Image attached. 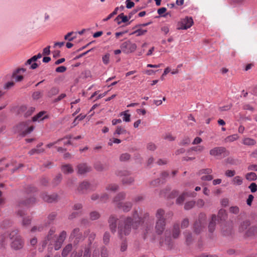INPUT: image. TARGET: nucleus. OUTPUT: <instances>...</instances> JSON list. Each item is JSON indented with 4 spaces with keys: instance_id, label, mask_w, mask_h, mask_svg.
<instances>
[{
    "instance_id": "11",
    "label": "nucleus",
    "mask_w": 257,
    "mask_h": 257,
    "mask_svg": "<svg viewBox=\"0 0 257 257\" xmlns=\"http://www.w3.org/2000/svg\"><path fill=\"white\" fill-rule=\"evenodd\" d=\"M85 236L83 235L82 232L80 231L79 228H74L71 232L70 238H75L74 243L75 244L78 243L80 240H83Z\"/></svg>"
},
{
    "instance_id": "58",
    "label": "nucleus",
    "mask_w": 257,
    "mask_h": 257,
    "mask_svg": "<svg viewBox=\"0 0 257 257\" xmlns=\"http://www.w3.org/2000/svg\"><path fill=\"white\" fill-rule=\"evenodd\" d=\"M109 198V195L106 193H103L101 194V195L100 196V201L101 202H106Z\"/></svg>"
},
{
    "instance_id": "16",
    "label": "nucleus",
    "mask_w": 257,
    "mask_h": 257,
    "mask_svg": "<svg viewBox=\"0 0 257 257\" xmlns=\"http://www.w3.org/2000/svg\"><path fill=\"white\" fill-rule=\"evenodd\" d=\"M77 172L79 174H84L91 171V167L86 163H80L77 166Z\"/></svg>"
},
{
    "instance_id": "21",
    "label": "nucleus",
    "mask_w": 257,
    "mask_h": 257,
    "mask_svg": "<svg viewBox=\"0 0 257 257\" xmlns=\"http://www.w3.org/2000/svg\"><path fill=\"white\" fill-rule=\"evenodd\" d=\"M45 113H46V112L44 111L40 112L32 117V120L33 121H40L48 118L47 115H44Z\"/></svg>"
},
{
    "instance_id": "57",
    "label": "nucleus",
    "mask_w": 257,
    "mask_h": 257,
    "mask_svg": "<svg viewBox=\"0 0 257 257\" xmlns=\"http://www.w3.org/2000/svg\"><path fill=\"white\" fill-rule=\"evenodd\" d=\"M59 92L58 88L56 87H53L51 89L50 91L49 92V96H52L53 95L57 94Z\"/></svg>"
},
{
    "instance_id": "59",
    "label": "nucleus",
    "mask_w": 257,
    "mask_h": 257,
    "mask_svg": "<svg viewBox=\"0 0 257 257\" xmlns=\"http://www.w3.org/2000/svg\"><path fill=\"white\" fill-rule=\"evenodd\" d=\"M62 179V175L61 174H58L56 177L54 179L53 183L56 185L58 184Z\"/></svg>"
},
{
    "instance_id": "26",
    "label": "nucleus",
    "mask_w": 257,
    "mask_h": 257,
    "mask_svg": "<svg viewBox=\"0 0 257 257\" xmlns=\"http://www.w3.org/2000/svg\"><path fill=\"white\" fill-rule=\"evenodd\" d=\"M62 171L64 174H71L73 172L74 170L71 165L66 164L62 166Z\"/></svg>"
},
{
    "instance_id": "32",
    "label": "nucleus",
    "mask_w": 257,
    "mask_h": 257,
    "mask_svg": "<svg viewBox=\"0 0 257 257\" xmlns=\"http://www.w3.org/2000/svg\"><path fill=\"white\" fill-rule=\"evenodd\" d=\"M121 181L123 184L131 185L134 182V179L131 176H126L122 179Z\"/></svg>"
},
{
    "instance_id": "33",
    "label": "nucleus",
    "mask_w": 257,
    "mask_h": 257,
    "mask_svg": "<svg viewBox=\"0 0 257 257\" xmlns=\"http://www.w3.org/2000/svg\"><path fill=\"white\" fill-rule=\"evenodd\" d=\"M94 168L98 171H102L105 168V166L99 161L95 162L94 164Z\"/></svg>"
},
{
    "instance_id": "37",
    "label": "nucleus",
    "mask_w": 257,
    "mask_h": 257,
    "mask_svg": "<svg viewBox=\"0 0 257 257\" xmlns=\"http://www.w3.org/2000/svg\"><path fill=\"white\" fill-rule=\"evenodd\" d=\"M128 110H126L123 112H121L120 113V116H123V120L126 122H129L131 120L130 117L131 115L127 113Z\"/></svg>"
},
{
    "instance_id": "45",
    "label": "nucleus",
    "mask_w": 257,
    "mask_h": 257,
    "mask_svg": "<svg viewBox=\"0 0 257 257\" xmlns=\"http://www.w3.org/2000/svg\"><path fill=\"white\" fill-rule=\"evenodd\" d=\"M57 214L55 212H52L48 216L47 223L50 224L51 222L55 219Z\"/></svg>"
},
{
    "instance_id": "9",
    "label": "nucleus",
    "mask_w": 257,
    "mask_h": 257,
    "mask_svg": "<svg viewBox=\"0 0 257 257\" xmlns=\"http://www.w3.org/2000/svg\"><path fill=\"white\" fill-rule=\"evenodd\" d=\"M85 233H89V234L88 236V243L82 245L84 249L83 257H91V245L96 237V234L93 232H90L89 230L86 231Z\"/></svg>"
},
{
    "instance_id": "50",
    "label": "nucleus",
    "mask_w": 257,
    "mask_h": 257,
    "mask_svg": "<svg viewBox=\"0 0 257 257\" xmlns=\"http://www.w3.org/2000/svg\"><path fill=\"white\" fill-rule=\"evenodd\" d=\"M121 143L120 140L117 138H111L110 139L108 143V145L110 146H112L113 143L119 144Z\"/></svg>"
},
{
    "instance_id": "4",
    "label": "nucleus",
    "mask_w": 257,
    "mask_h": 257,
    "mask_svg": "<svg viewBox=\"0 0 257 257\" xmlns=\"http://www.w3.org/2000/svg\"><path fill=\"white\" fill-rule=\"evenodd\" d=\"M250 225L249 220H246L241 222L238 226V232L243 233L244 238L252 237L257 234V227L252 226L248 227Z\"/></svg>"
},
{
    "instance_id": "25",
    "label": "nucleus",
    "mask_w": 257,
    "mask_h": 257,
    "mask_svg": "<svg viewBox=\"0 0 257 257\" xmlns=\"http://www.w3.org/2000/svg\"><path fill=\"white\" fill-rule=\"evenodd\" d=\"M72 249V245L71 243L67 244L63 249L62 251V256L67 257L69 253L71 251Z\"/></svg>"
},
{
    "instance_id": "27",
    "label": "nucleus",
    "mask_w": 257,
    "mask_h": 257,
    "mask_svg": "<svg viewBox=\"0 0 257 257\" xmlns=\"http://www.w3.org/2000/svg\"><path fill=\"white\" fill-rule=\"evenodd\" d=\"M183 234L185 238L186 243L187 244H190L193 240L192 233L189 230H186L184 232Z\"/></svg>"
},
{
    "instance_id": "61",
    "label": "nucleus",
    "mask_w": 257,
    "mask_h": 257,
    "mask_svg": "<svg viewBox=\"0 0 257 257\" xmlns=\"http://www.w3.org/2000/svg\"><path fill=\"white\" fill-rule=\"evenodd\" d=\"M18 73H15L13 74V78L16 80L17 81H21L23 79V76L21 75H18Z\"/></svg>"
},
{
    "instance_id": "56",
    "label": "nucleus",
    "mask_w": 257,
    "mask_h": 257,
    "mask_svg": "<svg viewBox=\"0 0 257 257\" xmlns=\"http://www.w3.org/2000/svg\"><path fill=\"white\" fill-rule=\"evenodd\" d=\"M189 224V221L188 218L184 219L181 222V228H187Z\"/></svg>"
},
{
    "instance_id": "23",
    "label": "nucleus",
    "mask_w": 257,
    "mask_h": 257,
    "mask_svg": "<svg viewBox=\"0 0 257 257\" xmlns=\"http://www.w3.org/2000/svg\"><path fill=\"white\" fill-rule=\"evenodd\" d=\"M242 143L245 146H252L256 144V142L255 140L248 137L243 138Z\"/></svg>"
},
{
    "instance_id": "40",
    "label": "nucleus",
    "mask_w": 257,
    "mask_h": 257,
    "mask_svg": "<svg viewBox=\"0 0 257 257\" xmlns=\"http://www.w3.org/2000/svg\"><path fill=\"white\" fill-rule=\"evenodd\" d=\"M246 179L248 180L253 181L257 179V176L255 173L250 172L246 174Z\"/></svg>"
},
{
    "instance_id": "20",
    "label": "nucleus",
    "mask_w": 257,
    "mask_h": 257,
    "mask_svg": "<svg viewBox=\"0 0 257 257\" xmlns=\"http://www.w3.org/2000/svg\"><path fill=\"white\" fill-rule=\"evenodd\" d=\"M126 194L124 192H120L118 193L113 198V202L116 207L118 203H122L120 201L123 200L125 198Z\"/></svg>"
},
{
    "instance_id": "28",
    "label": "nucleus",
    "mask_w": 257,
    "mask_h": 257,
    "mask_svg": "<svg viewBox=\"0 0 257 257\" xmlns=\"http://www.w3.org/2000/svg\"><path fill=\"white\" fill-rule=\"evenodd\" d=\"M216 218L218 223H221L224 221L225 210L224 209L222 208L219 210L217 217H216Z\"/></svg>"
},
{
    "instance_id": "30",
    "label": "nucleus",
    "mask_w": 257,
    "mask_h": 257,
    "mask_svg": "<svg viewBox=\"0 0 257 257\" xmlns=\"http://www.w3.org/2000/svg\"><path fill=\"white\" fill-rule=\"evenodd\" d=\"M84 254V249L83 246H81L80 248L77 250L74 251L71 255V257H83Z\"/></svg>"
},
{
    "instance_id": "35",
    "label": "nucleus",
    "mask_w": 257,
    "mask_h": 257,
    "mask_svg": "<svg viewBox=\"0 0 257 257\" xmlns=\"http://www.w3.org/2000/svg\"><path fill=\"white\" fill-rule=\"evenodd\" d=\"M45 225L43 224H39L34 226L31 229V232H36L37 231L41 232L43 230Z\"/></svg>"
},
{
    "instance_id": "36",
    "label": "nucleus",
    "mask_w": 257,
    "mask_h": 257,
    "mask_svg": "<svg viewBox=\"0 0 257 257\" xmlns=\"http://www.w3.org/2000/svg\"><path fill=\"white\" fill-rule=\"evenodd\" d=\"M187 195H188L187 192H184L180 195L176 199V203L177 204H182L184 201Z\"/></svg>"
},
{
    "instance_id": "2",
    "label": "nucleus",
    "mask_w": 257,
    "mask_h": 257,
    "mask_svg": "<svg viewBox=\"0 0 257 257\" xmlns=\"http://www.w3.org/2000/svg\"><path fill=\"white\" fill-rule=\"evenodd\" d=\"M181 234L180 225L176 222L174 223L170 231L166 230L164 236L161 238L160 244L162 246L171 249L174 245L173 239L178 238Z\"/></svg>"
},
{
    "instance_id": "29",
    "label": "nucleus",
    "mask_w": 257,
    "mask_h": 257,
    "mask_svg": "<svg viewBox=\"0 0 257 257\" xmlns=\"http://www.w3.org/2000/svg\"><path fill=\"white\" fill-rule=\"evenodd\" d=\"M118 185L116 184L111 183L107 184L105 187L106 190L114 192L118 189Z\"/></svg>"
},
{
    "instance_id": "8",
    "label": "nucleus",
    "mask_w": 257,
    "mask_h": 257,
    "mask_svg": "<svg viewBox=\"0 0 257 257\" xmlns=\"http://www.w3.org/2000/svg\"><path fill=\"white\" fill-rule=\"evenodd\" d=\"M31 122L30 120H28L20 123L17 125L16 131L23 136L31 133L34 128L33 125H30Z\"/></svg>"
},
{
    "instance_id": "7",
    "label": "nucleus",
    "mask_w": 257,
    "mask_h": 257,
    "mask_svg": "<svg viewBox=\"0 0 257 257\" xmlns=\"http://www.w3.org/2000/svg\"><path fill=\"white\" fill-rule=\"evenodd\" d=\"M206 224V214L203 213H200L198 219L195 221L193 225L194 232L197 234H200L205 228Z\"/></svg>"
},
{
    "instance_id": "17",
    "label": "nucleus",
    "mask_w": 257,
    "mask_h": 257,
    "mask_svg": "<svg viewBox=\"0 0 257 257\" xmlns=\"http://www.w3.org/2000/svg\"><path fill=\"white\" fill-rule=\"evenodd\" d=\"M117 219L114 216L111 215L108 219L109 227L112 233L116 231V221Z\"/></svg>"
},
{
    "instance_id": "14",
    "label": "nucleus",
    "mask_w": 257,
    "mask_h": 257,
    "mask_svg": "<svg viewBox=\"0 0 257 257\" xmlns=\"http://www.w3.org/2000/svg\"><path fill=\"white\" fill-rule=\"evenodd\" d=\"M95 189V187L90 184L87 181H83L81 184H80L78 190L79 192H84L87 190H94Z\"/></svg>"
},
{
    "instance_id": "62",
    "label": "nucleus",
    "mask_w": 257,
    "mask_h": 257,
    "mask_svg": "<svg viewBox=\"0 0 257 257\" xmlns=\"http://www.w3.org/2000/svg\"><path fill=\"white\" fill-rule=\"evenodd\" d=\"M238 138V137L237 135H233L230 136L228 137L227 138H226V140H227V141H234L236 140H237Z\"/></svg>"
},
{
    "instance_id": "46",
    "label": "nucleus",
    "mask_w": 257,
    "mask_h": 257,
    "mask_svg": "<svg viewBox=\"0 0 257 257\" xmlns=\"http://www.w3.org/2000/svg\"><path fill=\"white\" fill-rule=\"evenodd\" d=\"M147 32V30H143L141 29H138L134 31L132 34H136L137 36H140L145 35Z\"/></svg>"
},
{
    "instance_id": "13",
    "label": "nucleus",
    "mask_w": 257,
    "mask_h": 257,
    "mask_svg": "<svg viewBox=\"0 0 257 257\" xmlns=\"http://www.w3.org/2000/svg\"><path fill=\"white\" fill-rule=\"evenodd\" d=\"M193 24V21L191 17H186L179 23L178 29L186 30L190 28Z\"/></svg>"
},
{
    "instance_id": "49",
    "label": "nucleus",
    "mask_w": 257,
    "mask_h": 257,
    "mask_svg": "<svg viewBox=\"0 0 257 257\" xmlns=\"http://www.w3.org/2000/svg\"><path fill=\"white\" fill-rule=\"evenodd\" d=\"M131 156L128 153L122 154L120 155L119 159L121 161H126L130 159Z\"/></svg>"
},
{
    "instance_id": "3",
    "label": "nucleus",
    "mask_w": 257,
    "mask_h": 257,
    "mask_svg": "<svg viewBox=\"0 0 257 257\" xmlns=\"http://www.w3.org/2000/svg\"><path fill=\"white\" fill-rule=\"evenodd\" d=\"M165 215L168 218H172L173 213L172 211H169L166 213L165 211L162 208L158 209L156 212L155 230L156 234L158 235L162 234L165 230L166 226Z\"/></svg>"
},
{
    "instance_id": "34",
    "label": "nucleus",
    "mask_w": 257,
    "mask_h": 257,
    "mask_svg": "<svg viewBox=\"0 0 257 257\" xmlns=\"http://www.w3.org/2000/svg\"><path fill=\"white\" fill-rule=\"evenodd\" d=\"M55 236V235H49V234H48L46 237L45 240L44 241L43 245H46L48 243L52 245Z\"/></svg>"
},
{
    "instance_id": "38",
    "label": "nucleus",
    "mask_w": 257,
    "mask_h": 257,
    "mask_svg": "<svg viewBox=\"0 0 257 257\" xmlns=\"http://www.w3.org/2000/svg\"><path fill=\"white\" fill-rule=\"evenodd\" d=\"M232 183L235 185H240L242 183V179L240 176H235L232 179Z\"/></svg>"
},
{
    "instance_id": "51",
    "label": "nucleus",
    "mask_w": 257,
    "mask_h": 257,
    "mask_svg": "<svg viewBox=\"0 0 257 257\" xmlns=\"http://www.w3.org/2000/svg\"><path fill=\"white\" fill-rule=\"evenodd\" d=\"M212 169H211L210 168L203 169H201V170H200L199 171V174L200 175H201V174H205V175L210 174L212 173Z\"/></svg>"
},
{
    "instance_id": "48",
    "label": "nucleus",
    "mask_w": 257,
    "mask_h": 257,
    "mask_svg": "<svg viewBox=\"0 0 257 257\" xmlns=\"http://www.w3.org/2000/svg\"><path fill=\"white\" fill-rule=\"evenodd\" d=\"M44 151L43 149H33L29 151V154L30 155H33L35 154H40L43 153Z\"/></svg>"
},
{
    "instance_id": "12",
    "label": "nucleus",
    "mask_w": 257,
    "mask_h": 257,
    "mask_svg": "<svg viewBox=\"0 0 257 257\" xmlns=\"http://www.w3.org/2000/svg\"><path fill=\"white\" fill-rule=\"evenodd\" d=\"M67 236L66 231L63 230L60 232L59 236L56 238L54 244V247L55 250H57L59 249L64 242L66 237Z\"/></svg>"
},
{
    "instance_id": "39",
    "label": "nucleus",
    "mask_w": 257,
    "mask_h": 257,
    "mask_svg": "<svg viewBox=\"0 0 257 257\" xmlns=\"http://www.w3.org/2000/svg\"><path fill=\"white\" fill-rule=\"evenodd\" d=\"M204 149V147L202 146H198L196 147H193L189 149L188 151V153H189L191 151H195L197 152H201Z\"/></svg>"
},
{
    "instance_id": "41",
    "label": "nucleus",
    "mask_w": 257,
    "mask_h": 257,
    "mask_svg": "<svg viewBox=\"0 0 257 257\" xmlns=\"http://www.w3.org/2000/svg\"><path fill=\"white\" fill-rule=\"evenodd\" d=\"M110 235L109 232H104L103 236V242L105 244H107L109 242Z\"/></svg>"
},
{
    "instance_id": "53",
    "label": "nucleus",
    "mask_w": 257,
    "mask_h": 257,
    "mask_svg": "<svg viewBox=\"0 0 257 257\" xmlns=\"http://www.w3.org/2000/svg\"><path fill=\"white\" fill-rule=\"evenodd\" d=\"M42 96V93L40 91H36L32 94V97L34 99L37 100Z\"/></svg>"
},
{
    "instance_id": "31",
    "label": "nucleus",
    "mask_w": 257,
    "mask_h": 257,
    "mask_svg": "<svg viewBox=\"0 0 257 257\" xmlns=\"http://www.w3.org/2000/svg\"><path fill=\"white\" fill-rule=\"evenodd\" d=\"M130 19H129V17L128 16H125L123 13H121L119 14L117 18H116V20L119 21L120 20V21H118V24H119L120 23H125L127 22Z\"/></svg>"
},
{
    "instance_id": "10",
    "label": "nucleus",
    "mask_w": 257,
    "mask_h": 257,
    "mask_svg": "<svg viewBox=\"0 0 257 257\" xmlns=\"http://www.w3.org/2000/svg\"><path fill=\"white\" fill-rule=\"evenodd\" d=\"M122 52L128 54L134 53L137 48V45L130 40H127L122 43L120 46Z\"/></svg>"
},
{
    "instance_id": "22",
    "label": "nucleus",
    "mask_w": 257,
    "mask_h": 257,
    "mask_svg": "<svg viewBox=\"0 0 257 257\" xmlns=\"http://www.w3.org/2000/svg\"><path fill=\"white\" fill-rule=\"evenodd\" d=\"M217 221L216 216L215 214L212 215L211 220L208 225V229L209 232H212L215 230L216 222Z\"/></svg>"
},
{
    "instance_id": "6",
    "label": "nucleus",
    "mask_w": 257,
    "mask_h": 257,
    "mask_svg": "<svg viewBox=\"0 0 257 257\" xmlns=\"http://www.w3.org/2000/svg\"><path fill=\"white\" fill-rule=\"evenodd\" d=\"M9 237L11 240V247L13 249L17 250L22 249L24 245V240L19 234L18 229H14L9 233Z\"/></svg>"
},
{
    "instance_id": "43",
    "label": "nucleus",
    "mask_w": 257,
    "mask_h": 257,
    "mask_svg": "<svg viewBox=\"0 0 257 257\" xmlns=\"http://www.w3.org/2000/svg\"><path fill=\"white\" fill-rule=\"evenodd\" d=\"M126 133V131L121 126H117L114 133V135L116 136V135H119L120 134H125Z\"/></svg>"
},
{
    "instance_id": "15",
    "label": "nucleus",
    "mask_w": 257,
    "mask_h": 257,
    "mask_svg": "<svg viewBox=\"0 0 257 257\" xmlns=\"http://www.w3.org/2000/svg\"><path fill=\"white\" fill-rule=\"evenodd\" d=\"M41 197L45 201L49 203H52L57 201L58 196L56 193L49 195L46 193H44L41 194Z\"/></svg>"
},
{
    "instance_id": "52",
    "label": "nucleus",
    "mask_w": 257,
    "mask_h": 257,
    "mask_svg": "<svg viewBox=\"0 0 257 257\" xmlns=\"http://www.w3.org/2000/svg\"><path fill=\"white\" fill-rule=\"evenodd\" d=\"M101 257H108V251L104 246L101 247Z\"/></svg>"
},
{
    "instance_id": "44",
    "label": "nucleus",
    "mask_w": 257,
    "mask_h": 257,
    "mask_svg": "<svg viewBox=\"0 0 257 257\" xmlns=\"http://www.w3.org/2000/svg\"><path fill=\"white\" fill-rule=\"evenodd\" d=\"M100 216V214L97 211H92L90 213V218L92 220L97 219Z\"/></svg>"
},
{
    "instance_id": "55",
    "label": "nucleus",
    "mask_w": 257,
    "mask_h": 257,
    "mask_svg": "<svg viewBox=\"0 0 257 257\" xmlns=\"http://www.w3.org/2000/svg\"><path fill=\"white\" fill-rule=\"evenodd\" d=\"M147 148L150 151H154L156 149L157 146L153 143H149L147 145Z\"/></svg>"
},
{
    "instance_id": "24",
    "label": "nucleus",
    "mask_w": 257,
    "mask_h": 257,
    "mask_svg": "<svg viewBox=\"0 0 257 257\" xmlns=\"http://www.w3.org/2000/svg\"><path fill=\"white\" fill-rule=\"evenodd\" d=\"M224 148L222 147H216L210 151V154L214 156H218L224 152Z\"/></svg>"
},
{
    "instance_id": "54",
    "label": "nucleus",
    "mask_w": 257,
    "mask_h": 257,
    "mask_svg": "<svg viewBox=\"0 0 257 257\" xmlns=\"http://www.w3.org/2000/svg\"><path fill=\"white\" fill-rule=\"evenodd\" d=\"M73 33V32L68 33L67 35H66L64 36V39L65 40H68L69 41H73L75 38V37H71Z\"/></svg>"
},
{
    "instance_id": "60",
    "label": "nucleus",
    "mask_w": 257,
    "mask_h": 257,
    "mask_svg": "<svg viewBox=\"0 0 257 257\" xmlns=\"http://www.w3.org/2000/svg\"><path fill=\"white\" fill-rule=\"evenodd\" d=\"M109 54H106L102 57V61L104 64H108L109 62Z\"/></svg>"
},
{
    "instance_id": "42",
    "label": "nucleus",
    "mask_w": 257,
    "mask_h": 257,
    "mask_svg": "<svg viewBox=\"0 0 257 257\" xmlns=\"http://www.w3.org/2000/svg\"><path fill=\"white\" fill-rule=\"evenodd\" d=\"M195 202L194 201H190L185 203L184 209L185 210H189L192 208L195 205Z\"/></svg>"
},
{
    "instance_id": "19",
    "label": "nucleus",
    "mask_w": 257,
    "mask_h": 257,
    "mask_svg": "<svg viewBox=\"0 0 257 257\" xmlns=\"http://www.w3.org/2000/svg\"><path fill=\"white\" fill-rule=\"evenodd\" d=\"M133 203L131 202H125L122 203H118L117 207L121 209L123 211L127 212L132 209Z\"/></svg>"
},
{
    "instance_id": "47",
    "label": "nucleus",
    "mask_w": 257,
    "mask_h": 257,
    "mask_svg": "<svg viewBox=\"0 0 257 257\" xmlns=\"http://www.w3.org/2000/svg\"><path fill=\"white\" fill-rule=\"evenodd\" d=\"M191 142V140L189 137H186L182 139V140L180 142V146H186L189 145Z\"/></svg>"
},
{
    "instance_id": "18",
    "label": "nucleus",
    "mask_w": 257,
    "mask_h": 257,
    "mask_svg": "<svg viewBox=\"0 0 257 257\" xmlns=\"http://www.w3.org/2000/svg\"><path fill=\"white\" fill-rule=\"evenodd\" d=\"M9 233H5L0 235V249H5L8 246Z\"/></svg>"
},
{
    "instance_id": "63",
    "label": "nucleus",
    "mask_w": 257,
    "mask_h": 257,
    "mask_svg": "<svg viewBox=\"0 0 257 257\" xmlns=\"http://www.w3.org/2000/svg\"><path fill=\"white\" fill-rule=\"evenodd\" d=\"M213 179V176L210 174L203 175L201 177V179L204 181H210Z\"/></svg>"
},
{
    "instance_id": "64",
    "label": "nucleus",
    "mask_w": 257,
    "mask_h": 257,
    "mask_svg": "<svg viewBox=\"0 0 257 257\" xmlns=\"http://www.w3.org/2000/svg\"><path fill=\"white\" fill-rule=\"evenodd\" d=\"M249 188L250 189L252 192H255L257 191V185L254 183H252L249 186Z\"/></svg>"
},
{
    "instance_id": "1",
    "label": "nucleus",
    "mask_w": 257,
    "mask_h": 257,
    "mask_svg": "<svg viewBox=\"0 0 257 257\" xmlns=\"http://www.w3.org/2000/svg\"><path fill=\"white\" fill-rule=\"evenodd\" d=\"M149 213H144L143 216L136 209L134 210L132 216L121 217L118 223V235L121 238L130 234L132 228L136 229L143 221L144 219L149 217Z\"/></svg>"
},
{
    "instance_id": "5",
    "label": "nucleus",
    "mask_w": 257,
    "mask_h": 257,
    "mask_svg": "<svg viewBox=\"0 0 257 257\" xmlns=\"http://www.w3.org/2000/svg\"><path fill=\"white\" fill-rule=\"evenodd\" d=\"M35 198L32 197L26 201L20 202L18 204L17 214L20 217H23L22 225L24 227H27L30 225L31 223L32 218L29 216H25V211L24 210L21 209L20 208L23 206H27L33 204L35 202Z\"/></svg>"
}]
</instances>
